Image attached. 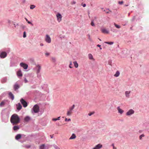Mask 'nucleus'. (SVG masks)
<instances>
[{
	"instance_id": "9b49d317",
	"label": "nucleus",
	"mask_w": 149,
	"mask_h": 149,
	"mask_svg": "<svg viewBox=\"0 0 149 149\" xmlns=\"http://www.w3.org/2000/svg\"><path fill=\"white\" fill-rule=\"evenodd\" d=\"M101 31L103 33H109V31L105 29H102Z\"/></svg>"
},
{
	"instance_id": "6ab92c4d",
	"label": "nucleus",
	"mask_w": 149,
	"mask_h": 149,
	"mask_svg": "<svg viewBox=\"0 0 149 149\" xmlns=\"http://www.w3.org/2000/svg\"><path fill=\"white\" fill-rule=\"evenodd\" d=\"M21 135L20 134H17L15 136V139L17 140H18L21 138Z\"/></svg>"
},
{
	"instance_id": "f3484780",
	"label": "nucleus",
	"mask_w": 149,
	"mask_h": 149,
	"mask_svg": "<svg viewBox=\"0 0 149 149\" xmlns=\"http://www.w3.org/2000/svg\"><path fill=\"white\" fill-rule=\"evenodd\" d=\"M17 75L18 77H22V75L21 71L19 70L17 73Z\"/></svg>"
},
{
	"instance_id": "5fc2aeb1",
	"label": "nucleus",
	"mask_w": 149,
	"mask_h": 149,
	"mask_svg": "<svg viewBox=\"0 0 149 149\" xmlns=\"http://www.w3.org/2000/svg\"><path fill=\"white\" fill-rule=\"evenodd\" d=\"M40 45L41 46H43V45L42 43H40Z\"/></svg>"
},
{
	"instance_id": "39448f33",
	"label": "nucleus",
	"mask_w": 149,
	"mask_h": 149,
	"mask_svg": "<svg viewBox=\"0 0 149 149\" xmlns=\"http://www.w3.org/2000/svg\"><path fill=\"white\" fill-rule=\"evenodd\" d=\"M32 112L33 113H36L37 112V104H36L33 107L32 111Z\"/></svg>"
},
{
	"instance_id": "8fccbe9b",
	"label": "nucleus",
	"mask_w": 149,
	"mask_h": 149,
	"mask_svg": "<svg viewBox=\"0 0 149 149\" xmlns=\"http://www.w3.org/2000/svg\"><path fill=\"white\" fill-rule=\"evenodd\" d=\"M97 46L98 47H101V45H97Z\"/></svg>"
},
{
	"instance_id": "393cba45",
	"label": "nucleus",
	"mask_w": 149,
	"mask_h": 149,
	"mask_svg": "<svg viewBox=\"0 0 149 149\" xmlns=\"http://www.w3.org/2000/svg\"><path fill=\"white\" fill-rule=\"evenodd\" d=\"M45 145L44 144H42L39 146L40 149H44L45 148Z\"/></svg>"
},
{
	"instance_id": "4d7b16f0",
	"label": "nucleus",
	"mask_w": 149,
	"mask_h": 149,
	"mask_svg": "<svg viewBox=\"0 0 149 149\" xmlns=\"http://www.w3.org/2000/svg\"><path fill=\"white\" fill-rule=\"evenodd\" d=\"M50 137H51V138H53V136H51V135H50Z\"/></svg>"
},
{
	"instance_id": "3c124183",
	"label": "nucleus",
	"mask_w": 149,
	"mask_h": 149,
	"mask_svg": "<svg viewBox=\"0 0 149 149\" xmlns=\"http://www.w3.org/2000/svg\"><path fill=\"white\" fill-rule=\"evenodd\" d=\"M113 149H117V148L115 146H113Z\"/></svg>"
},
{
	"instance_id": "864d4df0",
	"label": "nucleus",
	"mask_w": 149,
	"mask_h": 149,
	"mask_svg": "<svg viewBox=\"0 0 149 149\" xmlns=\"http://www.w3.org/2000/svg\"><path fill=\"white\" fill-rule=\"evenodd\" d=\"M26 146L27 148H29L30 147V146Z\"/></svg>"
},
{
	"instance_id": "13d9d810",
	"label": "nucleus",
	"mask_w": 149,
	"mask_h": 149,
	"mask_svg": "<svg viewBox=\"0 0 149 149\" xmlns=\"http://www.w3.org/2000/svg\"><path fill=\"white\" fill-rule=\"evenodd\" d=\"M135 19V17H133V19L132 20H133L134 19Z\"/></svg>"
},
{
	"instance_id": "603ef678",
	"label": "nucleus",
	"mask_w": 149,
	"mask_h": 149,
	"mask_svg": "<svg viewBox=\"0 0 149 149\" xmlns=\"http://www.w3.org/2000/svg\"><path fill=\"white\" fill-rule=\"evenodd\" d=\"M25 19L26 20V22H28L29 21L28 20V19L26 18H25Z\"/></svg>"
},
{
	"instance_id": "37998d69",
	"label": "nucleus",
	"mask_w": 149,
	"mask_h": 149,
	"mask_svg": "<svg viewBox=\"0 0 149 149\" xmlns=\"http://www.w3.org/2000/svg\"><path fill=\"white\" fill-rule=\"evenodd\" d=\"M52 120L54 121H56L57 120V118H53L52 119Z\"/></svg>"
},
{
	"instance_id": "c756f323",
	"label": "nucleus",
	"mask_w": 149,
	"mask_h": 149,
	"mask_svg": "<svg viewBox=\"0 0 149 149\" xmlns=\"http://www.w3.org/2000/svg\"><path fill=\"white\" fill-rule=\"evenodd\" d=\"M38 73L40 71V70L41 69V66L40 65H38Z\"/></svg>"
},
{
	"instance_id": "473e14b6",
	"label": "nucleus",
	"mask_w": 149,
	"mask_h": 149,
	"mask_svg": "<svg viewBox=\"0 0 149 149\" xmlns=\"http://www.w3.org/2000/svg\"><path fill=\"white\" fill-rule=\"evenodd\" d=\"M105 43L106 44L111 45H112L113 43V42H105Z\"/></svg>"
},
{
	"instance_id": "423d86ee",
	"label": "nucleus",
	"mask_w": 149,
	"mask_h": 149,
	"mask_svg": "<svg viewBox=\"0 0 149 149\" xmlns=\"http://www.w3.org/2000/svg\"><path fill=\"white\" fill-rule=\"evenodd\" d=\"M7 56V53L6 52H3L1 53L0 56L1 58H5Z\"/></svg>"
},
{
	"instance_id": "a878e982",
	"label": "nucleus",
	"mask_w": 149,
	"mask_h": 149,
	"mask_svg": "<svg viewBox=\"0 0 149 149\" xmlns=\"http://www.w3.org/2000/svg\"><path fill=\"white\" fill-rule=\"evenodd\" d=\"M5 104V102H4L3 101L0 103V106L1 107L3 106Z\"/></svg>"
},
{
	"instance_id": "7c9ffc66",
	"label": "nucleus",
	"mask_w": 149,
	"mask_h": 149,
	"mask_svg": "<svg viewBox=\"0 0 149 149\" xmlns=\"http://www.w3.org/2000/svg\"><path fill=\"white\" fill-rule=\"evenodd\" d=\"M70 63L69 65V67L70 68H73V67L72 66V61H70Z\"/></svg>"
},
{
	"instance_id": "4be33fe9",
	"label": "nucleus",
	"mask_w": 149,
	"mask_h": 149,
	"mask_svg": "<svg viewBox=\"0 0 149 149\" xmlns=\"http://www.w3.org/2000/svg\"><path fill=\"white\" fill-rule=\"evenodd\" d=\"M19 88V86L17 84H15L14 86V88L15 90L18 89Z\"/></svg>"
},
{
	"instance_id": "6e6d98bb",
	"label": "nucleus",
	"mask_w": 149,
	"mask_h": 149,
	"mask_svg": "<svg viewBox=\"0 0 149 149\" xmlns=\"http://www.w3.org/2000/svg\"><path fill=\"white\" fill-rule=\"evenodd\" d=\"M112 146H113H113H115L113 144L112 145Z\"/></svg>"
},
{
	"instance_id": "052dcab7",
	"label": "nucleus",
	"mask_w": 149,
	"mask_h": 149,
	"mask_svg": "<svg viewBox=\"0 0 149 149\" xmlns=\"http://www.w3.org/2000/svg\"><path fill=\"white\" fill-rule=\"evenodd\" d=\"M100 48L101 50L102 49V48L101 47H100Z\"/></svg>"
},
{
	"instance_id": "bf43d9fd",
	"label": "nucleus",
	"mask_w": 149,
	"mask_h": 149,
	"mask_svg": "<svg viewBox=\"0 0 149 149\" xmlns=\"http://www.w3.org/2000/svg\"><path fill=\"white\" fill-rule=\"evenodd\" d=\"M128 6V5H125V6Z\"/></svg>"
},
{
	"instance_id": "20e7f679",
	"label": "nucleus",
	"mask_w": 149,
	"mask_h": 149,
	"mask_svg": "<svg viewBox=\"0 0 149 149\" xmlns=\"http://www.w3.org/2000/svg\"><path fill=\"white\" fill-rule=\"evenodd\" d=\"M45 39V41L48 43H50L51 42V38L48 35H46Z\"/></svg>"
},
{
	"instance_id": "a19ab883",
	"label": "nucleus",
	"mask_w": 149,
	"mask_h": 149,
	"mask_svg": "<svg viewBox=\"0 0 149 149\" xmlns=\"http://www.w3.org/2000/svg\"><path fill=\"white\" fill-rule=\"evenodd\" d=\"M123 1H119L118 3L120 4H122L123 3Z\"/></svg>"
},
{
	"instance_id": "2eb2a0df",
	"label": "nucleus",
	"mask_w": 149,
	"mask_h": 149,
	"mask_svg": "<svg viewBox=\"0 0 149 149\" xmlns=\"http://www.w3.org/2000/svg\"><path fill=\"white\" fill-rule=\"evenodd\" d=\"M76 136L74 134H73L69 138V139H73L76 138Z\"/></svg>"
},
{
	"instance_id": "a211bd4d",
	"label": "nucleus",
	"mask_w": 149,
	"mask_h": 149,
	"mask_svg": "<svg viewBox=\"0 0 149 149\" xmlns=\"http://www.w3.org/2000/svg\"><path fill=\"white\" fill-rule=\"evenodd\" d=\"M9 95L10 98L12 100H13L14 99V96L13 94L10 92L9 93Z\"/></svg>"
},
{
	"instance_id": "bb28decb",
	"label": "nucleus",
	"mask_w": 149,
	"mask_h": 149,
	"mask_svg": "<svg viewBox=\"0 0 149 149\" xmlns=\"http://www.w3.org/2000/svg\"><path fill=\"white\" fill-rule=\"evenodd\" d=\"M75 105L74 104H73L71 107H70L69 108V110L70 111H72V110L74 108Z\"/></svg>"
},
{
	"instance_id": "f03ea898",
	"label": "nucleus",
	"mask_w": 149,
	"mask_h": 149,
	"mask_svg": "<svg viewBox=\"0 0 149 149\" xmlns=\"http://www.w3.org/2000/svg\"><path fill=\"white\" fill-rule=\"evenodd\" d=\"M57 21L60 22L62 20V16L61 14L59 13H57L56 15Z\"/></svg>"
},
{
	"instance_id": "49530a36",
	"label": "nucleus",
	"mask_w": 149,
	"mask_h": 149,
	"mask_svg": "<svg viewBox=\"0 0 149 149\" xmlns=\"http://www.w3.org/2000/svg\"><path fill=\"white\" fill-rule=\"evenodd\" d=\"M24 81H25V82L26 83H27V80L26 79H24Z\"/></svg>"
},
{
	"instance_id": "9d476101",
	"label": "nucleus",
	"mask_w": 149,
	"mask_h": 149,
	"mask_svg": "<svg viewBox=\"0 0 149 149\" xmlns=\"http://www.w3.org/2000/svg\"><path fill=\"white\" fill-rule=\"evenodd\" d=\"M17 109L19 110L21 109L22 108V106L20 103H18L16 105Z\"/></svg>"
},
{
	"instance_id": "ddd939ff",
	"label": "nucleus",
	"mask_w": 149,
	"mask_h": 149,
	"mask_svg": "<svg viewBox=\"0 0 149 149\" xmlns=\"http://www.w3.org/2000/svg\"><path fill=\"white\" fill-rule=\"evenodd\" d=\"M117 109L119 113H120V114H122L123 113L124 111L123 110L121 109L119 107H118L117 108Z\"/></svg>"
},
{
	"instance_id": "7ed1b4c3",
	"label": "nucleus",
	"mask_w": 149,
	"mask_h": 149,
	"mask_svg": "<svg viewBox=\"0 0 149 149\" xmlns=\"http://www.w3.org/2000/svg\"><path fill=\"white\" fill-rule=\"evenodd\" d=\"M20 101L24 107H26L27 106V103L23 98H22L20 100Z\"/></svg>"
},
{
	"instance_id": "f257e3e1",
	"label": "nucleus",
	"mask_w": 149,
	"mask_h": 149,
	"mask_svg": "<svg viewBox=\"0 0 149 149\" xmlns=\"http://www.w3.org/2000/svg\"><path fill=\"white\" fill-rule=\"evenodd\" d=\"M10 121L13 125H16L19 123L20 118L17 114H14L11 116L10 119Z\"/></svg>"
},
{
	"instance_id": "79ce46f5",
	"label": "nucleus",
	"mask_w": 149,
	"mask_h": 149,
	"mask_svg": "<svg viewBox=\"0 0 149 149\" xmlns=\"http://www.w3.org/2000/svg\"><path fill=\"white\" fill-rule=\"evenodd\" d=\"M45 55H46L47 56H49V53H45Z\"/></svg>"
},
{
	"instance_id": "f8f14e48",
	"label": "nucleus",
	"mask_w": 149,
	"mask_h": 149,
	"mask_svg": "<svg viewBox=\"0 0 149 149\" xmlns=\"http://www.w3.org/2000/svg\"><path fill=\"white\" fill-rule=\"evenodd\" d=\"M31 119V118L29 116H26L24 118V120L25 122L29 121Z\"/></svg>"
},
{
	"instance_id": "c03bdc74",
	"label": "nucleus",
	"mask_w": 149,
	"mask_h": 149,
	"mask_svg": "<svg viewBox=\"0 0 149 149\" xmlns=\"http://www.w3.org/2000/svg\"><path fill=\"white\" fill-rule=\"evenodd\" d=\"M93 113H88V115L89 116H91L92 114H93Z\"/></svg>"
},
{
	"instance_id": "aec40b11",
	"label": "nucleus",
	"mask_w": 149,
	"mask_h": 149,
	"mask_svg": "<svg viewBox=\"0 0 149 149\" xmlns=\"http://www.w3.org/2000/svg\"><path fill=\"white\" fill-rule=\"evenodd\" d=\"M74 64V66L76 68H77L78 67L79 65L76 61H74L73 62Z\"/></svg>"
},
{
	"instance_id": "cd10ccee",
	"label": "nucleus",
	"mask_w": 149,
	"mask_h": 149,
	"mask_svg": "<svg viewBox=\"0 0 149 149\" xmlns=\"http://www.w3.org/2000/svg\"><path fill=\"white\" fill-rule=\"evenodd\" d=\"M35 7V6L33 5H32L30 6V8L31 9H33Z\"/></svg>"
},
{
	"instance_id": "b1692460",
	"label": "nucleus",
	"mask_w": 149,
	"mask_h": 149,
	"mask_svg": "<svg viewBox=\"0 0 149 149\" xmlns=\"http://www.w3.org/2000/svg\"><path fill=\"white\" fill-rule=\"evenodd\" d=\"M19 129V126H15L13 127V129L14 130H16Z\"/></svg>"
},
{
	"instance_id": "dca6fc26",
	"label": "nucleus",
	"mask_w": 149,
	"mask_h": 149,
	"mask_svg": "<svg viewBox=\"0 0 149 149\" xmlns=\"http://www.w3.org/2000/svg\"><path fill=\"white\" fill-rule=\"evenodd\" d=\"M130 91H126L125 92V95L127 97H129L130 96Z\"/></svg>"
},
{
	"instance_id": "f704fd0d",
	"label": "nucleus",
	"mask_w": 149,
	"mask_h": 149,
	"mask_svg": "<svg viewBox=\"0 0 149 149\" xmlns=\"http://www.w3.org/2000/svg\"><path fill=\"white\" fill-rule=\"evenodd\" d=\"M145 136L143 134H141V135H140L139 136V139L140 140H141L142 139V137H144Z\"/></svg>"
},
{
	"instance_id": "ea45409f",
	"label": "nucleus",
	"mask_w": 149,
	"mask_h": 149,
	"mask_svg": "<svg viewBox=\"0 0 149 149\" xmlns=\"http://www.w3.org/2000/svg\"><path fill=\"white\" fill-rule=\"evenodd\" d=\"M26 37V32H24L23 35V37L24 38H25Z\"/></svg>"
},
{
	"instance_id": "2f4dec72",
	"label": "nucleus",
	"mask_w": 149,
	"mask_h": 149,
	"mask_svg": "<svg viewBox=\"0 0 149 149\" xmlns=\"http://www.w3.org/2000/svg\"><path fill=\"white\" fill-rule=\"evenodd\" d=\"M38 113H39L40 111V114H41L43 112V110H42L41 111H40V109H39V108L38 106Z\"/></svg>"
},
{
	"instance_id": "6e6552de",
	"label": "nucleus",
	"mask_w": 149,
	"mask_h": 149,
	"mask_svg": "<svg viewBox=\"0 0 149 149\" xmlns=\"http://www.w3.org/2000/svg\"><path fill=\"white\" fill-rule=\"evenodd\" d=\"M134 113V111L132 109H130L126 113V115L127 116L130 115Z\"/></svg>"
},
{
	"instance_id": "680f3d73",
	"label": "nucleus",
	"mask_w": 149,
	"mask_h": 149,
	"mask_svg": "<svg viewBox=\"0 0 149 149\" xmlns=\"http://www.w3.org/2000/svg\"><path fill=\"white\" fill-rule=\"evenodd\" d=\"M42 95V96H43V97L45 96L44 95H43V94Z\"/></svg>"
},
{
	"instance_id": "4c0bfd02",
	"label": "nucleus",
	"mask_w": 149,
	"mask_h": 149,
	"mask_svg": "<svg viewBox=\"0 0 149 149\" xmlns=\"http://www.w3.org/2000/svg\"><path fill=\"white\" fill-rule=\"evenodd\" d=\"M52 60L54 62H55L56 61V58H55L54 57H52Z\"/></svg>"
},
{
	"instance_id": "c85d7f7f",
	"label": "nucleus",
	"mask_w": 149,
	"mask_h": 149,
	"mask_svg": "<svg viewBox=\"0 0 149 149\" xmlns=\"http://www.w3.org/2000/svg\"><path fill=\"white\" fill-rule=\"evenodd\" d=\"M114 25L118 29H119L120 28V26L119 25H118L115 23L114 24Z\"/></svg>"
},
{
	"instance_id": "c9c22d12",
	"label": "nucleus",
	"mask_w": 149,
	"mask_h": 149,
	"mask_svg": "<svg viewBox=\"0 0 149 149\" xmlns=\"http://www.w3.org/2000/svg\"><path fill=\"white\" fill-rule=\"evenodd\" d=\"M91 24L92 26H95V24H94V23L93 22V21H92L91 22Z\"/></svg>"
},
{
	"instance_id": "09e8293b",
	"label": "nucleus",
	"mask_w": 149,
	"mask_h": 149,
	"mask_svg": "<svg viewBox=\"0 0 149 149\" xmlns=\"http://www.w3.org/2000/svg\"><path fill=\"white\" fill-rule=\"evenodd\" d=\"M60 116H59V117H58L57 118V120H60Z\"/></svg>"
},
{
	"instance_id": "e433bc0d",
	"label": "nucleus",
	"mask_w": 149,
	"mask_h": 149,
	"mask_svg": "<svg viewBox=\"0 0 149 149\" xmlns=\"http://www.w3.org/2000/svg\"><path fill=\"white\" fill-rule=\"evenodd\" d=\"M76 3V2L75 1H72L71 2V4H72V5H73V4H75Z\"/></svg>"
},
{
	"instance_id": "72a5a7b5",
	"label": "nucleus",
	"mask_w": 149,
	"mask_h": 149,
	"mask_svg": "<svg viewBox=\"0 0 149 149\" xmlns=\"http://www.w3.org/2000/svg\"><path fill=\"white\" fill-rule=\"evenodd\" d=\"M104 11H105L106 13H109V11L111 12V11L110 10H109V9H106V10H104Z\"/></svg>"
},
{
	"instance_id": "de8ad7c7",
	"label": "nucleus",
	"mask_w": 149,
	"mask_h": 149,
	"mask_svg": "<svg viewBox=\"0 0 149 149\" xmlns=\"http://www.w3.org/2000/svg\"><path fill=\"white\" fill-rule=\"evenodd\" d=\"M82 6H83L84 7L86 6V4H83L82 5Z\"/></svg>"
},
{
	"instance_id": "1a4fd4ad",
	"label": "nucleus",
	"mask_w": 149,
	"mask_h": 149,
	"mask_svg": "<svg viewBox=\"0 0 149 149\" xmlns=\"http://www.w3.org/2000/svg\"><path fill=\"white\" fill-rule=\"evenodd\" d=\"M102 147V145L100 143L96 145L94 148H92V149H100Z\"/></svg>"
},
{
	"instance_id": "0eeeda50",
	"label": "nucleus",
	"mask_w": 149,
	"mask_h": 149,
	"mask_svg": "<svg viewBox=\"0 0 149 149\" xmlns=\"http://www.w3.org/2000/svg\"><path fill=\"white\" fill-rule=\"evenodd\" d=\"M20 65L25 69H26L28 67V65L27 64L23 63H20Z\"/></svg>"
},
{
	"instance_id": "412c9836",
	"label": "nucleus",
	"mask_w": 149,
	"mask_h": 149,
	"mask_svg": "<svg viewBox=\"0 0 149 149\" xmlns=\"http://www.w3.org/2000/svg\"><path fill=\"white\" fill-rule=\"evenodd\" d=\"M72 113V111L69 110L67 112V115L68 116H70L71 115Z\"/></svg>"
},
{
	"instance_id": "4468645a",
	"label": "nucleus",
	"mask_w": 149,
	"mask_h": 149,
	"mask_svg": "<svg viewBox=\"0 0 149 149\" xmlns=\"http://www.w3.org/2000/svg\"><path fill=\"white\" fill-rule=\"evenodd\" d=\"M88 57L89 59L94 61L95 59H94L92 54H88Z\"/></svg>"
},
{
	"instance_id": "a18cd8bd",
	"label": "nucleus",
	"mask_w": 149,
	"mask_h": 149,
	"mask_svg": "<svg viewBox=\"0 0 149 149\" xmlns=\"http://www.w3.org/2000/svg\"><path fill=\"white\" fill-rule=\"evenodd\" d=\"M27 22H28L29 24H31L32 25H33V24H32V23H31L30 22V21H28Z\"/></svg>"
},
{
	"instance_id": "58836bf2",
	"label": "nucleus",
	"mask_w": 149,
	"mask_h": 149,
	"mask_svg": "<svg viewBox=\"0 0 149 149\" xmlns=\"http://www.w3.org/2000/svg\"><path fill=\"white\" fill-rule=\"evenodd\" d=\"M65 121H71V119L70 118H69V119H67V118H65Z\"/></svg>"
},
{
	"instance_id": "5701e85b",
	"label": "nucleus",
	"mask_w": 149,
	"mask_h": 149,
	"mask_svg": "<svg viewBox=\"0 0 149 149\" xmlns=\"http://www.w3.org/2000/svg\"><path fill=\"white\" fill-rule=\"evenodd\" d=\"M120 75V72L119 71H117L116 72V74L114 75V76L116 77L119 76Z\"/></svg>"
}]
</instances>
